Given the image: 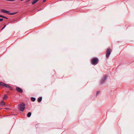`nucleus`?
Returning a JSON list of instances; mask_svg holds the SVG:
<instances>
[{
	"instance_id": "1",
	"label": "nucleus",
	"mask_w": 134,
	"mask_h": 134,
	"mask_svg": "<svg viewBox=\"0 0 134 134\" xmlns=\"http://www.w3.org/2000/svg\"><path fill=\"white\" fill-rule=\"evenodd\" d=\"M25 104L24 103L19 104V105L18 109L21 111H23L25 108Z\"/></svg>"
},
{
	"instance_id": "2",
	"label": "nucleus",
	"mask_w": 134,
	"mask_h": 134,
	"mask_svg": "<svg viewBox=\"0 0 134 134\" xmlns=\"http://www.w3.org/2000/svg\"><path fill=\"white\" fill-rule=\"evenodd\" d=\"M0 86H2L4 87H5L6 88H8L11 90H12L13 89L12 88L11 86H10L9 85L4 83L3 82H0Z\"/></svg>"
},
{
	"instance_id": "3",
	"label": "nucleus",
	"mask_w": 134,
	"mask_h": 134,
	"mask_svg": "<svg viewBox=\"0 0 134 134\" xmlns=\"http://www.w3.org/2000/svg\"><path fill=\"white\" fill-rule=\"evenodd\" d=\"M98 59L97 58H93L92 59L91 63L92 65H94L98 63Z\"/></svg>"
},
{
	"instance_id": "4",
	"label": "nucleus",
	"mask_w": 134,
	"mask_h": 134,
	"mask_svg": "<svg viewBox=\"0 0 134 134\" xmlns=\"http://www.w3.org/2000/svg\"><path fill=\"white\" fill-rule=\"evenodd\" d=\"M111 51L112 50L110 48H108L107 49L106 55V58H107L109 56Z\"/></svg>"
},
{
	"instance_id": "5",
	"label": "nucleus",
	"mask_w": 134,
	"mask_h": 134,
	"mask_svg": "<svg viewBox=\"0 0 134 134\" xmlns=\"http://www.w3.org/2000/svg\"><path fill=\"white\" fill-rule=\"evenodd\" d=\"M107 79V77L106 76H104L102 79L100 83L102 84Z\"/></svg>"
},
{
	"instance_id": "6",
	"label": "nucleus",
	"mask_w": 134,
	"mask_h": 134,
	"mask_svg": "<svg viewBox=\"0 0 134 134\" xmlns=\"http://www.w3.org/2000/svg\"><path fill=\"white\" fill-rule=\"evenodd\" d=\"M16 90L18 92L20 93H22L23 92L22 90L20 87H16Z\"/></svg>"
},
{
	"instance_id": "7",
	"label": "nucleus",
	"mask_w": 134,
	"mask_h": 134,
	"mask_svg": "<svg viewBox=\"0 0 134 134\" xmlns=\"http://www.w3.org/2000/svg\"><path fill=\"white\" fill-rule=\"evenodd\" d=\"M2 12L3 13H6L8 14V13H9L10 12L6 10H2Z\"/></svg>"
},
{
	"instance_id": "8",
	"label": "nucleus",
	"mask_w": 134,
	"mask_h": 134,
	"mask_svg": "<svg viewBox=\"0 0 134 134\" xmlns=\"http://www.w3.org/2000/svg\"><path fill=\"white\" fill-rule=\"evenodd\" d=\"M8 96H7L5 94L4 95V97L3 98V99L4 100H6L8 99Z\"/></svg>"
},
{
	"instance_id": "9",
	"label": "nucleus",
	"mask_w": 134,
	"mask_h": 134,
	"mask_svg": "<svg viewBox=\"0 0 134 134\" xmlns=\"http://www.w3.org/2000/svg\"><path fill=\"white\" fill-rule=\"evenodd\" d=\"M17 12H15L14 13H11L10 12V13H8V14L10 15H14L17 14Z\"/></svg>"
},
{
	"instance_id": "10",
	"label": "nucleus",
	"mask_w": 134,
	"mask_h": 134,
	"mask_svg": "<svg viewBox=\"0 0 134 134\" xmlns=\"http://www.w3.org/2000/svg\"><path fill=\"white\" fill-rule=\"evenodd\" d=\"M39 0H34V1L32 2V4H34L36 3Z\"/></svg>"
},
{
	"instance_id": "11",
	"label": "nucleus",
	"mask_w": 134,
	"mask_h": 134,
	"mask_svg": "<svg viewBox=\"0 0 134 134\" xmlns=\"http://www.w3.org/2000/svg\"><path fill=\"white\" fill-rule=\"evenodd\" d=\"M42 100V97H40L38 98V102H41Z\"/></svg>"
},
{
	"instance_id": "12",
	"label": "nucleus",
	"mask_w": 134,
	"mask_h": 134,
	"mask_svg": "<svg viewBox=\"0 0 134 134\" xmlns=\"http://www.w3.org/2000/svg\"><path fill=\"white\" fill-rule=\"evenodd\" d=\"M31 113L30 112H29L27 114V116L28 117H29L31 116Z\"/></svg>"
},
{
	"instance_id": "13",
	"label": "nucleus",
	"mask_w": 134,
	"mask_h": 134,
	"mask_svg": "<svg viewBox=\"0 0 134 134\" xmlns=\"http://www.w3.org/2000/svg\"><path fill=\"white\" fill-rule=\"evenodd\" d=\"M31 99L32 101L34 102L36 98L33 97H31Z\"/></svg>"
},
{
	"instance_id": "14",
	"label": "nucleus",
	"mask_w": 134,
	"mask_h": 134,
	"mask_svg": "<svg viewBox=\"0 0 134 134\" xmlns=\"http://www.w3.org/2000/svg\"><path fill=\"white\" fill-rule=\"evenodd\" d=\"M5 104V103L3 101H2L1 102V105H4Z\"/></svg>"
},
{
	"instance_id": "15",
	"label": "nucleus",
	"mask_w": 134,
	"mask_h": 134,
	"mask_svg": "<svg viewBox=\"0 0 134 134\" xmlns=\"http://www.w3.org/2000/svg\"><path fill=\"white\" fill-rule=\"evenodd\" d=\"M99 93H100V92L99 91H97V93H96L97 96L99 94Z\"/></svg>"
},
{
	"instance_id": "16",
	"label": "nucleus",
	"mask_w": 134,
	"mask_h": 134,
	"mask_svg": "<svg viewBox=\"0 0 134 134\" xmlns=\"http://www.w3.org/2000/svg\"><path fill=\"white\" fill-rule=\"evenodd\" d=\"M6 25H5L1 29V30H3L6 26Z\"/></svg>"
},
{
	"instance_id": "17",
	"label": "nucleus",
	"mask_w": 134,
	"mask_h": 134,
	"mask_svg": "<svg viewBox=\"0 0 134 134\" xmlns=\"http://www.w3.org/2000/svg\"><path fill=\"white\" fill-rule=\"evenodd\" d=\"M3 20V19L2 18H0V21H2Z\"/></svg>"
},
{
	"instance_id": "18",
	"label": "nucleus",
	"mask_w": 134,
	"mask_h": 134,
	"mask_svg": "<svg viewBox=\"0 0 134 134\" xmlns=\"http://www.w3.org/2000/svg\"><path fill=\"white\" fill-rule=\"evenodd\" d=\"M3 18H6V19H8V18H7L6 17H5L4 16H3Z\"/></svg>"
},
{
	"instance_id": "19",
	"label": "nucleus",
	"mask_w": 134,
	"mask_h": 134,
	"mask_svg": "<svg viewBox=\"0 0 134 134\" xmlns=\"http://www.w3.org/2000/svg\"><path fill=\"white\" fill-rule=\"evenodd\" d=\"M30 0H26V2H29Z\"/></svg>"
},
{
	"instance_id": "20",
	"label": "nucleus",
	"mask_w": 134,
	"mask_h": 134,
	"mask_svg": "<svg viewBox=\"0 0 134 134\" xmlns=\"http://www.w3.org/2000/svg\"><path fill=\"white\" fill-rule=\"evenodd\" d=\"M3 16L1 15H0V17L3 18Z\"/></svg>"
},
{
	"instance_id": "21",
	"label": "nucleus",
	"mask_w": 134,
	"mask_h": 134,
	"mask_svg": "<svg viewBox=\"0 0 134 134\" xmlns=\"http://www.w3.org/2000/svg\"><path fill=\"white\" fill-rule=\"evenodd\" d=\"M46 0H43V2H45L46 1Z\"/></svg>"
}]
</instances>
